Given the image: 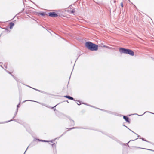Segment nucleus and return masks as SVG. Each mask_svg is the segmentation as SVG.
<instances>
[{
	"mask_svg": "<svg viewBox=\"0 0 154 154\" xmlns=\"http://www.w3.org/2000/svg\"><path fill=\"white\" fill-rule=\"evenodd\" d=\"M85 46L88 49L92 51H96L98 50V45L91 42H87Z\"/></svg>",
	"mask_w": 154,
	"mask_h": 154,
	"instance_id": "f257e3e1",
	"label": "nucleus"
},
{
	"mask_svg": "<svg viewBox=\"0 0 154 154\" xmlns=\"http://www.w3.org/2000/svg\"><path fill=\"white\" fill-rule=\"evenodd\" d=\"M119 51L121 53L128 54L133 56L134 55V52L131 50L123 48H121L119 49Z\"/></svg>",
	"mask_w": 154,
	"mask_h": 154,
	"instance_id": "f03ea898",
	"label": "nucleus"
},
{
	"mask_svg": "<svg viewBox=\"0 0 154 154\" xmlns=\"http://www.w3.org/2000/svg\"><path fill=\"white\" fill-rule=\"evenodd\" d=\"M49 16L52 17H56L58 15L55 12H53L49 13Z\"/></svg>",
	"mask_w": 154,
	"mask_h": 154,
	"instance_id": "7ed1b4c3",
	"label": "nucleus"
},
{
	"mask_svg": "<svg viewBox=\"0 0 154 154\" xmlns=\"http://www.w3.org/2000/svg\"><path fill=\"white\" fill-rule=\"evenodd\" d=\"M48 12H38V15H41L43 17H45L46 16H48Z\"/></svg>",
	"mask_w": 154,
	"mask_h": 154,
	"instance_id": "20e7f679",
	"label": "nucleus"
},
{
	"mask_svg": "<svg viewBox=\"0 0 154 154\" xmlns=\"http://www.w3.org/2000/svg\"><path fill=\"white\" fill-rule=\"evenodd\" d=\"M123 119L128 122L130 123V121L128 117L126 116H123Z\"/></svg>",
	"mask_w": 154,
	"mask_h": 154,
	"instance_id": "39448f33",
	"label": "nucleus"
},
{
	"mask_svg": "<svg viewBox=\"0 0 154 154\" xmlns=\"http://www.w3.org/2000/svg\"><path fill=\"white\" fill-rule=\"evenodd\" d=\"M64 97L67 98H68V99H69L70 100H74V99L72 97L70 96L66 95V96H64Z\"/></svg>",
	"mask_w": 154,
	"mask_h": 154,
	"instance_id": "423d86ee",
	"label": "nucleus"
},
{
	"mask_svg": "<svg viewBox=\"0 0 154 154\" xmlns=\"http://www.w3.org/2000/svg\"><path fill=\"white\" fill-rule=\"evenodd\" d=\"M15 121L18 122V121L19 120H18V119H13V120L11 119V120H9L8 121L5 122L4 123H7V122H9L10 121Z\"/></svg>",
	"mask_w": 154,
	"mask_h": 154,
	"instance_id": "0eeeda50",
	"label": "nucleus"
},
{
	"mask_svg": "<svg viewBox=\"0 0 154 154\" xmlns=\"http://www.w3.org/2000/svg\"><path fill=\"white\" fill-rule=\"evenodd\" d=\"M14 24L13 22H11L10 23V29H11L12 27L14 26Z\"/></svg>",
	"mask_w": 154,
	"mask_h": 154,
	"instance_id": "6e6552de",
	"label": "nucleus"
},
{
	"mask_svg": "<svg viewBox=\"0 0 154 154\" xmlns=\"http://www.w3.org/2000/svg\"><path fill=\"white\" fill-rule=\"evenodd\" d=\"M75 10H65V11H67L69 13L73 14L75 12Z\"/></svg>",
	"mask_w": 154,
	"mask_h": 154,
	"instance_id": "1a4fd4ad",
	"label": "nucleus"
},
{
	"mask_svg": "<svg viewBox=\"0 0 154 154\" xmlns=\"http://www.w3.org/2000/svg\"><path fill=\"white\" fill-rule=\"evenodd\" d=\"M74 5H71L69 7V9H70V10H75V8H73V6H74Z\"/></svg>",
	"mask_w": 154,
	"mask_h": 154,
	"instance_id": "9d476101",
	"label": "nucleus"
},
{
	"mask_svg": "<svg viewBox=\"0 0 154 154\" xmlns=\"http://www.w3.org/2000/svg\"><path fill=\"white\" fill-rule=\"evenodd\" d=\"M69 119L71 121V125L73 126L74 125H75L74 121L71 119Z\"/></svg>",
	"mask_w": 154,
	"mask_h": 154,
	"instance_id": "9b49d317",
	"label": "nucleus"
},
{
	"mask_svg": "<svg viewBox=\"0 0 154 154\" xmlns=\"http://www.w3.org/2000/svg\"><path fill=\"white\" fill-rule=\"evenodd\" d=\"M130 130L132 132H133V133H134L136 135H137L138 138H139L140 139H141V137L140 136L138 135L136 133H135L134 132V131H132L130 129Z\"/></svg>",
	"mask_w": 154,
	"mask_h": 154,
	"instance_id": "f8f14e48",
	"label": "nucleus"
},
{
	"mask_svg": "<svg viewBox=\"0 0 154 154\" xmlns=\"http://www.w3.org/2000/svg\"><path fill=\"white\" fill-rule=\"evenodd\" d=\"M39 140L40 141H41L44 142H49L48 141H46V140Z\"/></svg>",
	"mask_w": 154,
	"mask_h": 154,
	"instance_id": "ddd939ff",
	"label": "nucleus"
},
{
	"mask_svg": "<svg viewBox=\"0 0 154 154\" xmlns=\"http://www.w3.org/2000/svg\"><path fill=\"white\" fill-rule=\"evenodd\" d=\"M103 47H104V48H110L107 46H106V45H104L103 46Z\"/></svg>",
	"mask_w": 154,
	"mask_h": 154,
	"instance_id": "4468645a",
	"label": "nucleus"
},
{
	"mask_svg": "<svg viewBox=\"0 0 154 154\" xmlns=\"http://www.w3.org/2000/svg\"><path fill=\"white\" fill-rule=\"evenodd\" d=\"M18 108H17V110H16V112L15 113V114H14V116H16V115L17 113V112H18Z\"/></svg>",
	"mask_w": 154,
	"mask_h": 154,
	"instance_id": "2eb2a0df",
	"label": "nucleus"
},
{
	"mask_svg": "<svg viewBox=\"0 0 154 154\" xmlns=\"http://www.w3.org/2000/svg\"><path fill=\"white\" fill-rule=\"evenodd\" d=\"M57 105V104L56 105L52 107L51 108L53 109L54 110H56L55 107Z\"/></svg>",
	"mask_w": 154,
	"mask_h": 154,
	"instance_id": "dca6fc26",
	"label": "nucleus"
},
{
	"mask_svg": "<svg viewBox=\"0 0 154 154\" xmlns=\"http://www.w3.org/2000/svg\"><path fill=\"white\" fill-rule=\"evenodd\" d=\"M32 88L33 89H34V90H35L36 91H39V92H41V91L39 90H38L37 89H35V88Z\"/></svg>",
	"mask_w": 154,
	"mask_h": 154,
	"instance_id": "f3484780",
	"label": "nucleus"
},
{
	"mask_svg": "<svg viewBox=\"0 0 154 154\" xmlns=\"http://www.w3.org/2000/svg\"><path fill=\"white\" fill-rule=\"evenodd\" d=\"M7 65V63H5V64L4 65V66H5V68H6Z\"/></svg>",
	"mask_w": 154,
	"mask_h": 154,
	"instance_id": "a211bd4d",
	"label": "nucleus"
},
{
	"mask_svg": "<svg viewBox=\"0 0 154 154\" xmlns=\"http://www.w3.org/2000/svg\"><path fill=\"white\" fill-rule=\"evenodd\" d=\"M5 71H6L7 72H8L9 74H11V73L10 72H9L8 71H7V70H6V69H5Z\"/></svg>",
	"mask_w": 154,
	"mask_h": 154,
	"instance_id": "6ab92c4d",
	"label": "nucleus"
},
{
	"mask_svg": "<svg viewBox=\"0 0 154 154\" xmlns=\"http://www.w3.org/2000/svg\"><path fill=\"white\" fill-rule=\"evenodd\" d=\"M141 139H142V140H143V141H147V142H148V141H147L144 138H141Z\"/></svg>",
	"mask_w": 154,
	"mask_h": 154,
	"instance_id": "aec40b11",
	"label": "nucleus"
},
{
	"mask_svg": "<svg viewBox=\"0 0 154 154\" xmlns=\"http://www.w3.org/2000/svg\"><path fill=\"white\" fill-rule=\"evenodd\" d=\"M52 147H54V146L55 147V146H56V145L55 144V143H54L53 144H52Z\"/></svg>",
	"mask_w": 154,
	"mask_h": 154,
	"instance_id": "412c9836",
	"label": "nucleus"
},
{
	"mask_svg": "<svg viewBox=\"0 0 154 154\" xmlns=\"http://www.w3.org/2000/svg\"><path fill=\"white\" fill-rule=\"evenodd\" d=\"M2 63L0 62V66L2 68H3L2 66Z\"/></svg>",
	"mask_w": 154,
	"mask_h": 154,
	"instance_id": "4be33fe9",
	"label": "nucleus"
},
{
	"mask_svg": "<svg viewBox=\"0 0 154 154\" xmlns=\"http://www.w3.org/2000/svg\"><path fill=\"white\" fill-rule=\"evenodd\" d=\"M79 103H77V104L78 105H79L81 104V102L80 101H78Z\"/></svg>",
	"mask_w": 154,
	"mask_h": 154,
	"instance_id": "5701e85b",
	"label": "nucleus"
},
{
	"mask_svg": "<svg viewBox=\"0 0 154 154\" xmlns=\"http://www.w3.org/2000/svg\"><path fill=\"white\" fill-rule=\"evenodd\" d=\"M77 128V127H73V128H70L69 129V130H72V129H74V128Z\"/></svg>",
	"mask_w": 154,
	"mask_h": 154,
	"instance_id": "b1692460",
	"label": "nucleus"
},
{
	"mask_svg": "<svg viewBox=\"0 0 154 154\" xmlns=\"http://www.w3.org/2000/svg\"><path fill=\"white\" fill-rule=\"evenodd\" d=\"M14 78L17 81H18V79L17 78H16V77H15Z\"/></svg>",
	"mask_w": 154,
	"mask_h": 154,
	"instance_id": "393cba45",
	"label": "nucleus"
},
{
	"mask_svg": "<svg viewBox=\"0 0 154 154\" xmlns=\"http://www.w3.org/2000/svg\"><path fill=\"white\" fill-rule=\"evenodd\" d=\"M20 102L19 103V104L18 105H17V108H18V107H19V105H20Z\"/></svg>",
	"mask_w": 154,
	"mask_h": 154,
	"instance_id": "a878e982",
	"label": "nucleus"
},
{
	"mask_svg": "<svg viewBox=\"0 0 154 154\" xmlns=\"http://www.w3.org/2000/svg\"><path fill=\"white\" fill-rule=\"evenodd\" d=\"M146 112H145L143 114H142V115H138L137 114H136L137 115H138V116H142Z\"/></svg>",
	"mask_w": 154,
	"mask_h": 154,
	"instance_id": "bb28decb",
	"label": "nucleus"
},
{
	"mask_svg": "<svg viewBox=\"0 0 154 154\" xmlns=\"http://www.w3.org/2000/svg\"><path fill=\"white\" fill-rule=\"evenodd\" d=\"M143 149H147V150H151V151H152V150H151V149H144V148H143Z\"/></svg>",
	"mask_w": 154,
	"mask_h": 154,
	"instance_id": "cd10ccee",
	"label": "nucleus"
},
{
	"mask_svg": "<svg viewBox=\"0 0 154 154\" xmlns=\"http://www.w3.org/2000/svg\"><path fill=\"white\" fill-rule=\"evenodd\" d=\"M11 75L14 78H15V77L12 74H11Z\"/></svg>",
	"mask_w": 154,
	"mask_h": 154,
	"instance_id": "c85d7f7f",
	"label": "nucleus"
},
{
	"mask_svg": "<svg viewBox=\"0 0 154 154\" xmlns=\"http://www.w3.org/2000/svg\"><path fill=\"white\" fill-rule=\"evenodd\" d=\"M124 126L125 127H126L127 128H128L130 130V129H129L126 126H125V125H124Z\"/></svg>",
	"mask_w": 154,
	"mask_h": 154,
	"instance_id": "c756f323",
	"label": "nucleus"
},
{
	"mask_svg": "<svg viewBox=\"0 0 154 154\" xmlns=\"http://www.w3.org/2000/svg\"><path fill=\"white\" fill-rule=\"evenodd\" d=\"M28 147H28L27 148H28ZM27 149H26V151H25V152H24V154H25V152H26V150H27Z\"/></svg>",
	"mask_w": 154,
	"mask_h": 154,
	"instance_id": "7c9ffc66",
	"label": "nucleus"
},
{
	"mask_svg": "<svg viewBox=\"0 0 154 154\" xmlns=\"http://www.w3.org/2000/svg\"><path fill=\"white\" fill-rule=\"evenodd\" d=\"M3 29H4L6 30H7V29H6V28H3Z\"/></svg>",
	"mask_w": 154,
	"mask_h": 154,
	"instance_id": "2f4dec72",
	"label": "nucleus"
},
{
	"mask_svg": "<svg viewBox=\"0 0 154 154\" xmlns=\"http://www.w3.org/2000/svg\"><path fill=\"white\" fill-rule=\"evenodd\" d=\"M15 117V116L14 115V116L13 117V119H14Z\"/></svg>",
	"mask_w": 154,
	"mask_h": 154,
	"instance_id": "473e14b6",
	"label": "nucleus"
},
{
	"mask_svg": "<svg viewBox=\"0 0 154 154\" xmlns=\"http://www.w3.org/2000/svg\"><path fill=\"white\" fill-rule=\"evenodd\" d=\"M121 6H122V7H123V4H122V3H121Z\"/></svg>",
	"mask_w": 154,
	"mask_h": 154,
	"instance_id": "72a5a7b5",
	"label": "nucleus"
},
{
	"mask_svg": "<svg viewBox=\"0 0 154 154\" xmlns=\"http://www.w3.org/2000/svg\"><path fill=\"white\" fill-rule=\"evenodd\" d=\"M50 142H51L53 143V140H52V141H50Z\"/></svg>",
	"mask_w": 154,
	"mask_h": 154,
	"instance_id": "f704fd0d",
	"label": "nucleus"
},
{
	"mask_svg": "<svg viewBox=\"0 0 154 154\" xmlns=\"http://www.w3.org/2000/svg\"><path fill=\"white\" fill-rule=\"evenodd\" d=\"M130 141L129 142H128V143L129 142H130Z\"/></svg>",
	"mask_w": 154,
	"mask_h": 154,
	"instance_id": "c9c22d12",
	"label": "nucleus"
},
{
	"mask_svg": "<svg viewBox=\"0 0 154 154\" xmlns=\"http://www.w3.org/2000/svg\"><path fill=\"white\" fill-rule=\"evenodd\" d=\"M43 10H46V9H43Z\"/></svg>",
	"mask_w": 154,
	"mask_h": 154,
	"instance_id": "e433bc0d",
	"label": "nucleus"
},
{
	"mask_svg": "<svg viewBox=\"0 0 154 154\" xmlns=\"http://www.w3.org/2000/svg\"><path fill=\"white\" fill-rule=\"evenodd\" d=\"M26 101V100L24 101V102H25V101Z\"/></svg>",
	"mask_w": 154,
	"mask_h": 154,
	"instance_id": "4c0bfd02",
	"label": "nucleus"
}]
</instances>
